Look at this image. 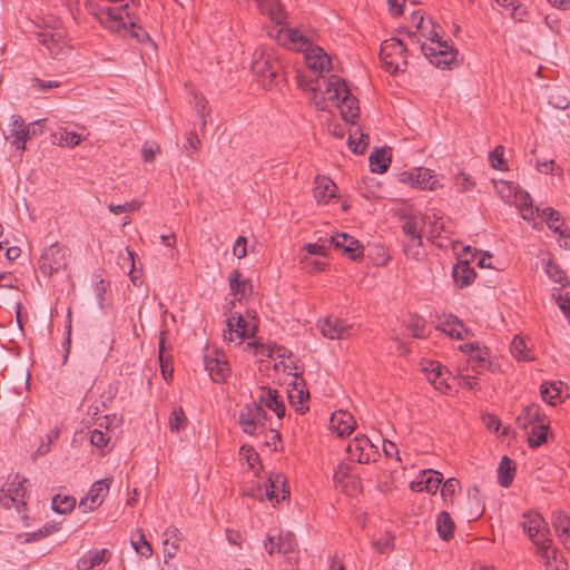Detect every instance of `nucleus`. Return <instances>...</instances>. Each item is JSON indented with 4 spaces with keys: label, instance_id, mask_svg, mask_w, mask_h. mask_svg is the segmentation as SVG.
<instances>
[{
    "label": "nucleus",
    "instance_id": "obj_1",
    "mask_svg": "<svg viewBox=\"0 0 570 570\" xmlns=\"http://www.w3.org/2000/svg\"><path fill=\"white\" fill-rule=\"evenodd\" d=\"M333 80L327 81L325 92L328 100L337 101L341 108V115L345 121L355 124L360 116L358 100L351 95V91L344 79L333 76Z\"/></svg>",
    "mask_w": 570,
    "mask_h": 570
},
{
    "label": "nucleus",
    "instance_id": "obj_2",
    "mask_svg": "<svg viewBox=\"0 0 570 570\" xmlns=\"http://www.w3.org/2000/svg\"><path fill=\"white\" fill-rule=\"evenodd\" d=\"M267 412L262 402L253 401L244 405L239 412L238 424L249 436H257L266 430Z\"/></svg>",
    "mask_w": 570,
    "mask_h": 570
},
{
    "label": "nucleus",
    "instance_id": "obj_3",
    "mask_svg": "<svg viewBox=\"0 0 570 570\" xmlns=\"http://www.w3.org/2000/svg\"><path fill=\"white\" fill-rule=\"evenodd\" d=\"M69 249L59 243L51 244L40 255L38 267L45 276H52L68 266Z\"/></svg>",
    "mask_w": 570,
    "mask_h": 570
},
{
    "label": "nucleus",
    "instance_id": "obj_4",
    "mask_svg": "<svg viewBox=\"0 0 570 570\" xmlns=\"http://www.w3.org/2000/svg\"><path fill=\"white\" fill-rule=\"evenodd\" d=\"M406 47L397 38H391L384 40L381 45L380 59L382 67L386 72L396 73L403 71L401 66H406L404 55L406 53Z\"/></svg>",
    "mask_w": 570,
    "mask_h": 570
},
{
    "label": "nucleus",
    "instance_id": "obj_5",
    "mask_svg": "<svg viewBox=\"0 0 570 570\" xmlns=\"http://www.w3.org/2000/svg\"><path fill=\"white\" fill-rule=\"evenodd\" d=\"M522 527L528 537L537 546L539 553L547 556V542L550 539V530L541 514L527 512L523 514Z\"/></svg>",
    "mask_w": 570,
    "mask_h": 570
},
{
    "label": "nucleus",
    "instance_id": "obj_6",
    "mask_svg": "<svg viewBox=\"0 0 570 570\" xmlns=\"http://www.w3.org/2000/svg\"><path fill=\"white\" fill-rule=\"evenodd\" d=\"M421 51L438 68L449 67L456 57L458 51L448 41L438 40L436 46L423 42Z\"/></svg>",
    "mask_w": 570,
    "mask_h": 570
},
{
    "label": "nucleus",
    "instance_id": "obj_7",
    "mask_svg": "<svg viewBox=\"0 0 570 570\" xmlns=\"http://www.w3.org/2000/svg\"><path fill=\"white\" fill-rule=\"evenodd\" d=\"M257 330L258 325L256 323L250 324L239 314L227 320V331H224V338L228 342H235V345L238 346L246 337L255 336Z\"/></svg>",
    "mask_w": 570,
    "mask_h": 570
},
{
    "label": "nucleus",
    "instance_id": "obj_8",
    "mask_svg": "<svg viewBox=\"0 0 570 570\" xmlns=\"http://www.w3.org/2000/svg\"><path fill=\"white\" fill-rule=\"evenodd\" d=\"M126 13L127 19L129 18L128 4L120 8H106L94 12V16L106 29L118 32L124 28H127V22L122 13Z\"/></svg>",
    "mask_w": 570,
    "mask_h": 570
},
{
    "label": "nucleus",
    "instance_id": "obj_9",
    "mask_svg": "<svg viewBox=\"0 0 570 570\" xmlns=\"http://www.w3.org/2000/svg\"><path fill=\"white\" fill-rule=\"evenodd\" d=\"M330 242L336 249H342L343 254L347 255L352 261L363 257V246L360 240L346 233H337L331 236Z\"/></svg>",
    "mask_w": 570,
    "mask_h": 570
},
{
    "label": "nucleus",
    "instance_id": "obj_10",
    "mask_svg": "<svg viewBox=\"0 0 570 570\" xmlns=\"http://www.w3.org/2000/svg\"><path fill=\"white\" fill-rule=\"evenodd\" d=\"M265 495L275 505L282 500L289 498V489L286 485V478L282 473L271 474L265 484Z\"/></svg>",
    "mask_w": 570,
    "mask_h": 570
},
{
    "label": "nucleus",
    "instance_id": "obj_11",
    "mask_svg": "<svg viewBox=\"0 0 570 570\" xmlns=\"http://www.w3.org/2000/svg\"><path fill=\"white\" fill-rule=\"evenodd\" d=\"M24 478L18 474L13 478L9 489L6 491L0 489V504L4 508H10L12 504L21 503L24 505L23 498L26 495Z\"/></svg>",
    "mask_w": 570,
    "mask_h": 570
},
{
    "label": "nucleus",
    "instance_id": "obj_12",
    "mask_svg": "<svg viewBox=\"0 0 570 570\" xmlns=\"http://www.w3.org/2000/svg\"><path fill=\"white\" fill-rule=\"evenodd\" d=\"M425 376L428 381L434 386L435 390H440L443 385L446 389H453L452 374L439 362L431 361L428 366L424 367Z\"/></svg>",
    "mask_w": 570,
    "mask_h": 570
},
{
    "label": "nucleus",
    "instance_id": "obj_13",
    "mask_svg": "<svg viewBox=\"0 0 570 570\" xmlns=\"http://www.w3.org/2000/svg\"><path fill=\"white\" fill-rule=\"evenodd\" d=\"M109 480H98L96 481L86 498L80 500L79 508L82 509L83 512L92 511L98 508L102 503L104 495L109 490Z\"/></svg>",
    "mask_w": 570,
    "mask_h": 570
},
{
    "label": "nucleus",
    "instance_id": "obj_14",
    "mask_svg": "<svg viewBox=\"0 0 570 570\" xmlns=\"http://www.w3.org/2000/svg\"><path fill=\"white\" fill-rule=\"evenodd\" d=\"M274 540L275 538L273 535L267 534L264 541V547L271 556L274 554L275 551L282 554H288L294 552L297 547L295 535L292 532H281L276 543Z\"/></svg>",
    "mask_w": 570,
    "mask_h": 570
},
{
    "label": "nucleus",
    "instance_id": "obj_15",
    "mask_svg": "<svg viewBox=\"0 0 570 570\" xmlns=\"http://www.w3.org/2000/svg\"><path fill=\"white\" fill-rule=\"evenodd\" d=\"M281 62L276 58H273L271 56L257 59L252 65V70L254 71V73L263 77L264 79H268L269 83L276 81L281 72Z\"/></svg>",
    "mask_w": 570,
    "mask_h": 570
},
{
    "label": "nucleus",
    "instance_id": "obj_16",
    "mask_svg": "<svg viewBox=\"0 0 570 570\" xmlns=\"http://www.w3.org/2000/svg\"><path fill=\"white\" fill-rule=\"evenodd\" d=\"M304 52L305 60L309 68L316 71L331 70V58L324 49L309 42L304 49Z\"/></svg>",
    "mask_w": 570,
    "mask_h": 570
},
{
    "label": "nucleus",
    "instance_id": "obj_17",
    "mask_svg": "<svg viewBox=\"0 0 570 570\" xmlns=\"http://www.w3.org/2000/svg\"><path fill=\"white\" fill-rule=\"evenodd\" d=\"M111 558L108 549L90 550L86 552L77 562L78 570H96L107 563Z\"/></svg>",
    "mask_w": 570,
    "mask_h": 570
},
{
    "label": "nucleus",
    "instance_id": "obj_18",
    "mask_svg": "<svg viewBox=\"0 0 570 570\" xmlns=\"http://www.w3.org/2000/svg\"><path fill=\"white\" fill-rule=\"evenodd\" d=\"M276 40L279 45L302 50L309 43L308 39L295 28H281L277 30Z\"/></svg>",
    "mask_w": 570,
    "mask_h": 570
},
{
    "label": "nucleus",
    "instance_id": "obj_19",
    "mask_svg": "<svg viewBox=\"0 0 570 570\" xmlns=\"http://www.w3.org/2000/svg\"><path fill=\"white\" fill-rule=\"evenodd\" d=\"M331 428L337 433L338 436L350 435L356 428V422L351 413L344 410H338L331 415Z\"/></svg>",
    "mask_w": 570,
    "mask_h": 570
},
{
    "label": "nucleus",
    "instance_id": "obj_20",
    "mask_svg": "<svg viewBox=\"0 0 570 570\" xmlns=\"http://www.w3.org/2000/svg\"><path fill=\"white\" fill-rule=\"evenodd\" d=\"M204 366L214 382H224L230 372L227 361L220 356L212 357L206 355L204 357Z\"/></svg>",
    "mask_w": 570,
    "mask_h": 570
},
{
    "label": "nucleus",
    "instance_id": "obj_21",
    "mask_svg": "<svg viewBox=\"0 0 570 570\" xmlns=\"http://www.w3.org/2000/svg\"><path fill=\"white\" fill-rule=\"evenodd\" d=\"M313 189L314 197L318 204H327L330 199L336 196L335 183L326 176H316Z\"/></svg>",
    "mask_w": 570,
    "mask_h": 570
},
{
    "label": "nucleus",
    "instance_id": "obj_22",
    "mask_svg": "<svg viewBox=\"0 0 570 570\" xmlns=\"http://www.w3.org/2000/svg\"><path fill=\"white\" fill-rule=\"evenodd\" d=\"M318 327L321 333L330 340L342 338L344 334L350 331V325L345 324V322L341 318L334 316L326 317L322 323L318 324Z\"/></svg>",
    "mask_w": 570,
    "mask_h": 570
},
{
    "label": "nucleus",
    "instance_id": "obj_23",
    "mask_svg": "<svg viewBox=\"0 0 570 570\" xmlns=\"http://www.w3.org/2000/svg\"><path fill=\"white\" fill-rule=\"evenodd\" d=\"M452 274L459 288L471 285L476 277L475 271L470 266L468 261L456 263Z\"/></svg>",
    "mask_w": 570,
    "mask_h": 570
},
{
    "label": "nucleus",
    "instance_id": "obj_24",
    "mask_svg": "<svg viewBox=\"0 0 570 570\" xmlns=\"http://www.w3.org/2000/svg\"><path fill=\"white\" fill-rule=\"evenodd\" d=\"M230 291L234 295H239L238 301L246 298L253 292V285L249 279H242V273L234 269L228 276Z\"/></svg>",
    "mask_w": 570,
    "mask_h": 570
},
{
    "label": "nucleus",
    "instance_id": "obj_25",
    "mask_svg": "<svg viewBox=\"0 0 570 570\" xmlns=\"http://www.w3.org/2000/svg\"><path fill=\"white\" fill-rule=\"evenodd\" d=\"M371 446V442L367 436L361 435L355 436L346 446V452L351 459L356 460L360 463H367L370 456L364 454V450Z\"/></svg>",
    "mask_w": 570,
    "mask_h": 570
},
{
    "label": "nucleus",
    "instance_id": "obj_26",
    "mask_svg": "<svg viewBox=\"0 0 570 570\" xmlns=\"http://www.w3.org/2000/svg\"><path fill=\"white\" fill-rule=\"evenodd\" d=\"M259 10L267 13L276 24L285 22L286 13L282 7L281 0H257Z\"/></svg>",
    "mask_w": 570,
    "mask_h": 570
},
{
    "label": "nucleus",
    "instance_id": "obj_27",
    "mask_svg": "<svg viewBox=\"0 0 570 570\" xmlns=\"http://www.w3.org/2000/svg\"><path fill=\"white\" fill-rule=\"evenodd\" d=\"M546 550L547 556L541 553L540 558L544 561V564L548 570H567V562L564 561L562 554L558 551L556 547L552 546V541L549 540L547 542Z\"/></svg>",
    "mask_w": 570,
    "mask_h": 570
},
{
    "label": "nucleus",
    "instance_id": "obj_28",
    "mask_svg": "<svg viewBox=\"0 0 570 570\" xmlns=\"http://www.w3.org/2000/svg\"><path fill=\"white\" fill-rule=\"evenodd\" d=\"M402 219V230L407 236L411 237L413 242L417 243V246H422V232L419 228V219L415 215L412 214H403L401 216Z\"/></svg>",
    "mask_w": 570,
    "mask_h": 570
},
{
    "label": "nucleus",
    "instance_id": "obj_29",
    "mask_svg": "<svg viewBox=\"0 0 570 570\" xmlns=\"http://www.w3.org/2000/svg\"><path fill=\"white\" fill-rule=\"evenodd\" d=\"M389 149L384 147L381 149H375L370 157V167L373 173L383 174L385 173L391 164V156L387 154Z\"/></svg>",
    "mask_w": 570,
    "mask_h": 570
},
{
    "label": "nucleus",
    "instance_id": "obj_30",
    "mask_svg": "<svg viewBox=\"0 0 570 570\" xmlns=\"http://www.w3.org/2000/svg\"><path fill=\"white\" fill-rule=\"evenodd\" d=\"M540 216L544 218L547 225L554 233H558L562 237H568L567 229H562L563 219L558 210L552 207H546L540 212Z\"/></svg>",
    "mask_w": 570,
    "mask_h": 570
},
{
    "label": "nucleus",
    "instance_id": "obj_31",
    "mask_svg": "<svg viewBox=\"0 0 570 570\" xmlns=\"http://www.w3.org/2000/svg\"><path fill=\"white\" fill-rule=\"evenodd\" d=\"M515 474V463L508 456H503L498 468V482L501 487L508 488Z\"/></svg>",
    "mask_w": 570,
    "mask_h": 570
},
{
    "label": "nucleus",
    "instance_id": "obj_32",
    "mask_svg": "<svg viewBox=\"0 0 570 570\" xmlns=\"http://www.w3.org/2000/svg\"><path fill=\"white\" fill-rule=\"evenodd\" d=\"M179 530L176 527L166 529L163 541L165 558L175 557L179 548Z\"/></svg>",
    "mask_w": 570,
    "mask_h": 570
},
{
    "label": "nucleus",
    "instance_id": "obj_33",
    "mask_svg": "<svg viewBox=\"0 0 570 570\" xmlns=\"http://www.w3.org/2000/svg\"><path fill=\"white\" fill-rule=\"evenodd\" d=\"M454 528V521L446 511H442L438 514L436 531L442 540L448 541L453 538Z\"/></svg>",
    "mask_w": 570,
    "mask_h": 570
},
{
    "label": "nucleus",
    "instance_id": "obj_34",
    "mask_svg": "<svg viewBox=\"0 0 570 570\" xmlns=\"http://www.w3.org/2000/svg\"><path fill=\"white\" fill-rule=\"evenodd\" d=\"M416 187L420 189L434 190L440 186L439 179L433 174V170L428 168H417L415 175Z\"/></svg>",
    "mask_w": 570,
    "mask_h": 570
},
{
    "label": "nucleus",
    "instance_id": "obj_35",
    "mask_svg": "<svg viewBox=\"0 0 570 570\" xmlns=\"http://www.w3.org/2000/svg\"><path fill=\"white\" fill-rule=\"evenodd\" d=\"M511 204L515 205L521 210L530 212V214L524 213L522 215L524 219L532 218V216H533L532 198H531L530 194L528 191L523 190L519 185L517 186V190L513 194Z\"/></svg>",
    "mask_w": 570,
    "mask_h": 570
},
{
    "label": "nucleus",
    "instance_id": "obj_36",
    "mask_svg": "<svg viewBox=\"0 0 570 570\" xmlns=\"http://www.w3.org/2000/svg\"><path fill=\"white\" fill-rule=\"evenodd\" d=\"M259 401L262 402L264 409L267 407L275 412L278 419H282L285 415V404L283 394H262Z\"/></svg>",
    "mask_w": 570,
    "mask_h": 570
},
{
    "label": "nucleus",
    "instance_id": "obj_37",
    "mask_svg": "<svg viewBox=\"0 0 570 570\" xmlns=\"http://www.w3.org/2000/svg\"><path fill=\"white\" fill-rule=\"evenodd\" d=\"M540 409L535 404L528 405L522 413L517 416L515 423L519 428L525 430L529 425L540 421Z\"/></svg>",
    "mask_w": 570,
    "mask_h": 570
},
{
    "label": "nucleus",
    "instance_id": "obj_38",
    "mask_svg": "<svg viewBox=\"0 0 570 570\" xmlns=\"http://www.w3.org/2000/svg\"><path fill=\"white\" fill-rule=\"evenodd\" d=\"M40 121H35L30 125H27L23 129H20L19 131H14L12 145L16 146V149L22 154L26 150V142L29 140L33 135H36V126H39Z\"/></svg>",
    "mask_w": 570,
    "mask_h": 570
},
{
    "label": "nucleus",
    "instance_id": "obj_39",
    "mask_svg": "<svg viewBox=\"0 0 570 570\" xmlns=\"http://www.w3.org/2000/svg\"><path fill=\"white\" fill-rule=\"evenodd\" d=\"M548 438V425L540 423L534 424L531 431L528 433V443L532 449L542 445Z\"/></svg>",
    "mask_w": 570,
    "mask_h": 570
},
{
    "label": "nucleus",
    "instance_id": "obj_40",
    "mask_svg": "<svg viewBox=\"0 0 570 570\" xmlns=\"http://www.w3.org/2000/svg\"><path fill=\"white\" fill-rule=\"evenodd\" d=\"M551 522L559 538H563L570 532V518L562 511H554Z\"/></svg>",
    "mask_w": 570,
    "mask_h": 570
},
{
    "label": "nucleus",
    "instance_id": "obj_41",
    "mask_svg": "<svg viewBox=\"0 0 570 570\" xmlns=\"http://www.w3.org/2000/svg\"><path fill=\"white\" fill-rule=\"evenodd\" d=\"M76 505V499L69 495L56 494L52 498V510L59 514L71 512Z\"/></svg>",
    "mask_w": 570,
    "mask_h": 570
},
{
    "label": "nucleus",
    "instance_id": "obj_42",
    "mask_svg": "<svg viewBox=\"0 0 570 570\" xmlns=\"http://www.w3.org/2000/svg\"><path fill=\"white\" fill-rule=\"evenodd\" d=\"M511 353L518 361H529V351L524 338L515 336L511 343Z\"/></svg>",
    "mask_w": 570,
    "mask_h": 570
},
{
    "label": "nucleus",
    "instance_id": "obj_43",
    "mask_svg": "<svg viewBox=\"0 0 570 570\" xmlns=\"http://www.w3.org/2000/svg\"><path fill=\"white\" fill-rule=\"evenodd\" d=\"M546 273L553 282L559 283L562 286H566L569 283L566 273L552 261L547 262Z\"/></svg>",
    "mask_w": 570,
    "mask_h": 570
},
{
    "label": "nucleus",
    "instance_id": "obj_44",
    "mask_svg": "<svg viewBox=\"0 0 570 570\" xmlns=\"http://www.w3.org/2000/svg\"><path fill=\"white\" fill-rule=\"evenodd\" d=\"M429 474L424 476V490L429 493H436L438 489L440 488L441 483L443 482V475L442 473L434 471V470H428Z\"/></svg>",
    "mask_w": 570,
    "mask_h": 570
},
{
    "label": "nucleus",
    "instance_id": "obj_45",
    "mask_svg": "<svg viewBox=\"0 0 570 570\" xmlns=\"http://www.w3.org/2000/svg\"><path fill=\"white\" fill-rule=\"evenodd\" d=\"M187 419L180 406L174 409L169 416V428L171 432H179L186 426Z\"/></svg>",
    "mask_w": 570,
    "mask_h": 570
},
{
    "label": "nucleus",
    "instance_id": "obj_46",
    "mask_svg": "<svg viewBox=\"0 0 570 570\" xmlns=\"http://www.w3.org/2000/svg\"><path fill=\"white\" fill-rule=\"evenodd\" d=\"M286 396L297 413L304 414L308 410L311 394H286Z\"/></svg>",
    "mask_w": 570,
    "mask_h": 570
},
{
    "label": "nucleus",
    "instance_id": "obj_47",
    "mask_svg": "<svg viewBox=\"0 0 570 570\" xmlns=\"http://www.w3.org/2000/svg\"><path fill=\"white\" fill-rule=\"evenodd\" d=\"M491 166L494 169L505 170L508 169L505 160H504V147L502 145H498L493 151L489 155Z\"/></svg>",
    "mask_w": 570,
    "mask_h": 570
},
{
    "label": "nucleus",
    "instance_id": "obj_48",
    "mask_svg": "<svg viewBox=\"0 0 570 570\" xmlns=\"http://www.w3.org/2000/svg\"><path fill=\"white\" fill-rule=\"evenodd\" d=\"M126 29L130 30L131 37L136 38L140 43L151 40L148 32L141 26L137 24L135 20H131L130 17L128 18Z\"/></svg>",
    "mask_w": 570,
    "mask_h": 570
},
{
    "label": "nucleus",
    "instance_id": "obj_49",
    "mask_svg": "<svg viewBox=\"0 0 570 570\" xmlns=\"http://www.w3.org/2000/svg\"><path fill=\"white\" fill-rule=\"evenodd\" d=\"M55 138L58 140L60 146L75 147L80 144L81 137L75 131H60L58 135H55Z\"/></svg>",
    "mask_w": 570,
    "mask_h": 570
},
{
    "label": "nucleus",
    "instance_id": "obj_50",
    "mask_svg": "<svg viewBox=\"0 0 570 570\" xmlns=\"http://www.w3.org/2000/svg\"><path fill=\"white\" fill-rule=\"evenodd\" d=\"M490 352L488 347H480V350L474 353L471 358L475 363L473 368H489L491 366V361L489 360Z\"/></svg>",
    "mask_w": 570,
    "mask_h": 570
},
{
    "label": "nucleus",
    "instance_id": "obj_51",
    "mask_svg": "<svg viewBox=\"0 0 570 570\" xmlns=\"http://www.w3.org/2000/svg\"><path fill=\"white\" fill-rule=\"evenodd\" d=\"M452 382H456L458 383V389H463V390H474V389H478V390H481L482 386H480V379L475 377V376H470V375H465V376H461V377H454L452 376Z\"/></svg>",
    "mask_w": 570,
    "mask_h": 570
},
{
    "label": "nucleus",
    "instance_id": "obj_52",
    "mask_svg": "<svg viewBox=\"0 0 570 570\" xmlns=\"http://www.w3.org/2000/svg\"><path fill=\"white\" fill-rule=\"evenodd\" d=\"M549 104L560 110H564L569 107V100L560 89H554L550 92Z\"/></svg>",
    "mask_w": 570,
    "mask_h": 570
},
{
    "label": "nucleus",
    "instance_id": "obj_53",
    "mask_svg": "<svg viewBox=\"0 0 570 570\" xmlns=\"http://www.w3.org/2000/svg\"><path fill=\"white\" fill-rule=\"evenodd\" d=\"M165 348V332L160 333V340H159V360H160V367L161 373L165 380H168L173 376V366L163 358V352Z\"/></svg>",
    "mask_w": 570,
    "mask_h": 570
},
{
    "label": "nucleus",
    "instance_id": "obj_54",
    "mask_svg": "<svg viewBox=\"0 0 570 570\" xmlns=\"http://www.w3.org/2000/svg\"><path fill=\"white\" fill-rule=\"evenodd\" d=\"M59 530L57 524L47 523L35 532L28 533L27 541H38Z\"/></svg>",
    "mask_w": 570,
    "mask_h": 570
},
{
    "label": "nucleus",
    "instance_id": "obj_55",
    "mask_svg": "<svg viewBox=\"0 0 570 570\" xmlns=\"http://www.w3.org/2000/svg\"><path fill=\"white\" fill-rule=\"evenodd\" d=\"M368 140H370L368 135L361 134V137H360L358 141L356 142L353 139L352 135H350L347 144H348L350 149L354 154L362 155V154H364L366 147L368 146Z\"/></svg>",
    "mask_w": 570,
    "mask_h": 570
},
{
    "label": "nucleus",
    "instance_id": "obj_56",
    "mask_svg": "<svg viewBox=\"0 0 570 570\" xmlns=\"http://www.w3.org/2000/svg\"><path fill=\"white\" fill-rule=\"evenodd\" d=\"M517 186L518 184H514L512 181H501L500 184L497 185V189L502 199H504L507 203H511L513 194L517 190Z\"/></svg>",
    "mask_w": 570,
    "mask_h": 570
},
{
    "label": "nucleus",
    "instance_id": "obj_57",
    "mask_svg": "<svg viewBox=\"0 0 570 570\" xmlns=\"http://www.w3.org/2000/svg\"><path fill=\"white\" fill-rule=\"evenodd\" d=\"M131 544L134 547V549L136 550L137 553H139L140 556L142 557H150L151 553H153V549H151V546L150 543L146 540L145 538V534L144 533H140L139 534V540L138 541H134L131 540Z\"/></svg>",
    "mask_w": 570,
    "mask_h": 570
},
{
    "label": "nucleus",
    "instance_id": "obj_58",
    "mask_svg": "<svg viewBox=\"0 0 570 570\" xmlns=\"http://www.w3.org/2000/svg\"><path fill=\"white\" fill-rule=\"evenodd\" d=\"M441 484V495L444 499H446L448 497H452L455 493L460 483L459 480H456L455 478H450L446 481L442 482Z\"/></svg>",
    "mask_w": 570,
    "mask_h": 570
},
{
    "label": "nucleus",
    "instance_id": "obj_59",
    "mask_svg": "<svg viewBox=\"0 0 570 570\" xmlns=\"http://www.w3.org/2000/svg\"><path fill=\"white\" fill-rule=\"evenodd\" d=\"M109 438L100 430L90 432V443L96 448H104L108 444Z\"/></svg>",
    "mask_w": 570,
    "mask_h": 570
},
{
    "label": "nucleus",
    "instance_id": "obj_60",
    "mask_svg": "<svg viewBox=\"0 0 570 570\" xmlns=\"http://www.w3.org/2000/svg\"><path fill=\"white\" fill-rule=\"evenodd\" d=\"M352 465L350 463H341L337 465L335 472H334V481L335 482H344V480L346 478H348L351 471H352Z\"/></svg>",
    "mask_w": 570,
    "mask_h": 570
},
{
    "label": "nucleus",
    "instance_id": "obj_61",
    "mask_svg": "<svg viewBox=\"0 0 570 570\" xmlns=\"http://www.w3.org/2000/svg\"><path fill=\"white\" fill-rule=\"evenodd\" d=\"M482 422L487 426L488 430L498 432L501 426V422L499 417L494 414L483 413Z\"/></svg>",
    "mask_w": 570,
    "mask_h": 570
},
{
    "label": "nucleus",
    "instance_id": "obj_62",
    "mask_svg": "<svg viewBox=\"0 0 570 570\" xmlns=\"http://www.w3.org/2000/svg\"><path fill=\"white\" fill-rule=\"evenodd\" d=\"M246 244H247L246 237L238 236L233 246V255L237 258L245 257L247 254Z\"/></svg>",
    "mask_w": 570,
    "mask_h": 570
},
{
    "label": "nucleus",
    "instance_id": "obj_63",
    "mask_svg": "<svg viewBox=\"0 0 570 570\" xmlns=\"http://www.w3.org/2000/svg\"><path fill=\"white\" fill-rule=\"evenodd\" d=\"M239 453L247 460L249 466L254 468V463L258 461V454L254 448L245 444L240 448Z\"/></svg>",
    "mask_w": 570,
    "mask_h": 570
},
{
    "label": "nucleus",
    "instance_id": "obj_64",
    "mask_svg": "<svg viewBox=\"0 0 570 570\" xmlns=\"http://www.w3.org/2000/svg\"><path fill=\"white\" fill-rule=\"evenodd\" d=\"M302 263L304 264V267L308 268L311 272L323 271L327 265L325 262L320 259H312L309 256L302 258Z\"/></svg>",
    "mask_w": 570,
    "mask_h": 570
}]
</instances>
